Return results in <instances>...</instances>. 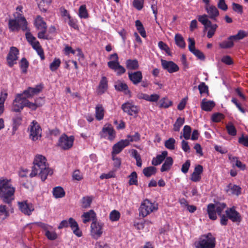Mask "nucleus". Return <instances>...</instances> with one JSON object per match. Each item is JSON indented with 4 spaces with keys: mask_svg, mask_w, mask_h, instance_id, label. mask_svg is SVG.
Listing matches in <instances>:
<instances>
[{
    "mask_svg": "<svg viewBox=\"0 0 248 248\" xmlns=\"http://www.w3.org/2000/svg\"><path fill=\"white\" fill-rule=\"evenodd\" d=\"M61 61L59 58H55L49 65V69L51 71H56L60 67Z\"/></svg>",
    "mask_w": 248,
    "mask_h": 248,
    "instance_id": "48",
    "label": "nucleus"
},
{
    "mask_svg": "<svg viewBox=\"0 0 248 248\" xmlns=\"http://www.w3.org/2000/svg\"><path fill=\"white\" fill-rule=\"evenodd\" d=\"M112 60L108 63V66L113 70L118 75H122L125 72V69L121 66L119 62V58L116 53H114L110 56Z\"/></svg>",
    "mask_w": 248,
    "mask_h": 248,
    "instance_id": "11",
    "label": "nucleus"
},
{
    "mask_svg": "<svg viewBox=\"0 0 248 248\" xmlns=\"http://www.w3.org/2000/svg\"><path fill=\"white\" fill-rule=\"evenodd\" d=\"M18 55L19 50L16 47L12 46L10 48L7 57V63L10 67H12L16 63Z\"/></svg>",
    "mask_w": 248,
    "mask_h": 248,
    "instance_id": "19",
    "label": "nucleus"
},
{
    "mask_svg": "<svg viewBox=\"0 0 248 248\" xmlns=\"http://www.w3.org/2000/svg\"><path fill=\"white\" fill-rule=\"evenodd\" d=\"M30 138L33 141L40 139L42 136V129L37 122L33 121L30 124L29 128Z\"/></svg>",
    "mask_w": 248,
    "mask_h": 248,
    "instance_id": "12",
    "label": "nucleus"
},
{
    "mask_svg": "<svg viewBox=\"0 0 248 248\" xmlns=\"http://www.w3.org/2000/svg\"><path fill=\"white\" fill-rule=\"evenodd\" d=\"M83 222L85 224L91 221L96 220V214L93 210H91L88 212H84L81 216Z\"/></svg>",
    "mask_w": 248,
    "mask_h": 248,
    "instance_id": "28",
    "label": "nucleus"
},
{
    "mask_svg": "<svg viewBox=\"0 0 248 248\" xmlns=\"http://www.w3.org/2000/svg\"><path fill=\"white\" fill-rule=\"evenodd\" d=\"M20 67L22 72L26 73L29 67V62L25 58H22L20 62Z\"/></svg>",
    "mask_w": 248,
    "mask_h": 248,
    "instance_id": "55",
    "label": "nucleus"
},
{
    "mask_svg": "<svg viewBox=\"0 0 248 248\" xmlns=\"http://www.w3.org/2000/svg\"><path fill=\"white\" fill-rule=\"evenodd\" d=\"M108 81L105 77H102L97 87V92L99 94L104 93L108 89Z\"/></svg>",
    "mask_w": 248,
    "mask_h": 248,
    "instance_id": "30",
    "label": "nucleus"
},
{
    "mask_svg": "<svg viewBox=\"0 0 248 248\" xmlns=\"http://www.w3.org/2000/svg\"><path fill=\"white\" fill-rule=\"evenodd\" d=\"M9 212L6 205H0V217L3 219L9 216Z\"/></svg>",
    "mask_w": 248,
    "mask_h": 248,
    "instance_id": "51",
    "label": "nucleus"
},
{
    "mask_svg": "<svg viewBox=\"0 0 248 248\" xmlns=\"http://www.w3.org/2000/svg\"><path fill=\"white\" fill-rule=\"evenodd\" d=\"M215 246L216 238L211 233L201 235L195 243V248H215Z\"/></svg>",
    "mask_w": 248,
    "mask_h": 248,
    "instance_id": "4",
    "label": "nucleus"
},
{
    "mask_svg": "<svg viewBox=\"0 0 248 248\" xmlns=\"http://www.w3.org/2000/svg\"><path fill=\"white\" fill-rule=\"evenodd\" d=\"M161 65L164 69L167 70L170 73H173L179 71V66L172 61H167L162 60Z\"/></svg>",
    "mask_w": 248,
    "mask_h": 248,
    "instance_id": "22",
    "label": "nucleus"
},
{
    "mask_svg": "<svg viewBox=\"0 0 248 248\" xmlns=\"http://www.w3.org/2000/svg\"><path fill=\"white\" fill-rule=\"evenodd\" d=\"M173 164V158L171 156H167L160 168V171L161 172L169 171L171 169Z\"/></svg>",
    "mask_w": 248,
    "mask_h": 248,
    "instance_id": "31",
    "label": "nucleus"
},
{
    "mask_svg": "<svg viewBox=\"0 0 248 248\" xmlns=\"http://www.w3.org/2000/svg\"><path fill=\"white\" fill-rule=\"evenodd\" d=\"M42 89V87L41 85H37L35 88L29 87L21 94H23V96L27 99V98H31L34 95L39 93Z\"/></svg>",
    "mask_w": 248,
    "mask_h": 248,
    "instance_id": "24",
    "label": "nucleus"
},
{
    "mask_svg": "<svg viewBox=\"0 0 248 248\" xmlns=\"http://www.w3.org/2000/svg\"><path fill=\"white\" fill-rule=\"evenodd\" d=\"M156 172V169L153 166L146 167L143 170V173L147 177H149L152 175H155Z\"/></svg>",
    "mask_w": 248,
    "mask_h": 248,
    "instance_id": "44",
    "label": "nucleus"
},
{
    "mask_svg": "<svg viewBox=\"0 0 248 248\" xmlns=\"http://www.w3.org/2000/svg\"><path fill=\"white\" fill-rule=\"evenodd\" d=\"M174 40L176 45L181 48H185L186 46V43L182 35L177 33L175 35Z\"/></svg>",
    "mask_w": 248,
    "mask_h": 248,
    "instance_id": "37",
    "label": "nucleus"
},
{
    "mask_svg": "<svg viewBox=\"0 0 248 248\" xmlns=\"http://www.w3.org/2000/svg\"><path fill=\"white\" fill-rule=\"evenodd\" d=\"M100 135L101 138L112 141L116 137V132L111 124H106L103 126Z\"/></svg>",
    "mask_w": 248,
    "mask_h": 248,
    "instance_id": "14",
    "label": "nucleus"
},
{
    "mask_svg": "<svg viewBox=\"0 0 248 248\" xmlns=\"http://www.w3.org/2000/svg\"><path fill=\"white\" fill-rule=\"evenodd\" d=\"M198 89L201 94H208L209 93L208 87L204 82L201 83L198 86Z\"/></svg>",
    "mask_w": 248,
    "mask_h": 248,
    "instance_id": "58",
    "label": "nucleus"
},
{
    "mask_svg": "<svg viewBox=\"0 0 248 248\" xmlns=\"http://www.w3.org/2000/svg\"><path fill=\"white\" fill-rule=\"evenodd\" d=\"M115 176V171L111 170L107 173L102 174L100 176V178L101 179H109L111 178H113Z\"/></svg>",
    "mask_w": 248,
    "mask_h": 248,
    "instance_id": "62",
    "label": "nucleus"
},
{
    "mask_svg": "<svg viewBox=\"0 0 248 248\" xmlns=\"http://www.w3.org/2000/svg\"><path fill=\"white\" fill-rule=\"evenodd\" d=\"M53 194L55 198H60L64 196L65 192L62 187L58 186L53 188Z\"/></svg>",
    "mask_w": 248,
    "mask_h": 248,
    "instance_id": "43",
    "label": "nucleus"
},
{
    "mask_svg": "<svg viewBox=\"0 0 248 248\" xmlns=\"http://www.w3.org/2000/svg\"><path fill=\"white\" fill-rule=\"evenodd\" d=\"M8 96V91L7 89H2L0 94V115L1 114L4 110V103Z\"/></svg>",
    "mask_w": 248,
    "mask_h": 248,
    "instance_id": "35",
    "label": "nucleus"
},
{
    "mask_svg": "<svg viewBox=\"0 0 248 248\" xmlns=\"http://www.w3.org/2000/svg\"><path fill=\"white\" fill-rule=\"evenodd\" d=\"M120 217V213L119 211L114 210L109 214V219L111 221H117Z\"/></svg>",
    "mask_w": 248,
    "mask_h": 248,
    "instance_id": "52",
    "label": "nucleus"
},
{
    "mask_svg": "<svg viewBox=\"0 0 248 248\" xmlns=\"http://www.w3.org/2000/svg\"><path fill=\"white\" fill-rule=\"evenodd\" d=\"M26 98L23 94H17L14 100L12 106V110L16 112L20 111L25 107Z\"/></svg>",
    "mask_w": 248,
    "mask_h": 248,
    "instance_id": "16",
    "label": "nucleus"
},
{
    "mask_svg": "<svg viewBox=\"0 0 248 248\" xmlns=\"http://www.w3.org/2000/svg\"><path fill=\"white\" fill-rule=\"evenodd\" d=\"M185 123V119L182 117H179L176 120L173 125V130L175 131H179L180 127L183 125Z\"/></svg>",
    "mask_w": 248,
    "mask_h": 248,
    "instance_id": "49",
    "label": "nucleus"
},
{
    "mask_svg": "<svg viewBox=\"0 0 248 248\" xmlns=\"http://www.w3.org/2000/svg\"><path fill=\"white\" fill-rule=\"evenodd\" d=\"M75 138L73 136L68 137L65 134L62 135L59 140L58 146L63 150H68L73 145Z\"/></svg>",
    "mask_w": 248,
    "mask_h": 248,
    "instance_id": "15",
    "label": "nucleus"
},
{
    "mask_svg": "<svg viewBox=\"0 0 248 248\" xmlns=\"http://www.w3.org/2000/svg\"><path fill=\"white\" fill-rule=\"evenodd\" d=\"M207 213L210 219L215 220L217 218V211L215 204L210 203L208 204L207 209Z\"/></svg>",
    "mask_w": 248,
    "mask_h": 248,
    "instance_id": "34",
    "label": "nucleus"
},
{
    "mask_svg": "<svg viewBox=\"0 0 248 248\" xmlns=\"http://www.w3.org/2000/svg\"><path fill=\"white\" fill-rule=\"evenodd\" d=\"M35 224L45 232V235L48 240H54L57 238L58 235L55 229L52 226L40 222Z\"/></svg>",
    "mask_w": 248,
    "mask_h": 248,
    "instance_id": "10",
    "label": "nucleus"
},
{
    "mask_svg": "<svg viewBox=\"0 0 248 248\" xmlns=\"http://www.w3.org/2000/svg\"><path fill=\"white\" fill-rule=\"evenodd\" d=\"M16 189L10 180L0 178V198L5 203L9 204L14 199Z\"/></svg>",
    "mask_w": 248,
    "mask_h": 248,
    "instance_id": "2",
    "label": "nucleus"
},
{
    "mask_svg": "<svg viewBox=\"0 0 248 248\" xmlns=\"http://www.w3.org/2000/svg\"><path fill=\"white\" fill-rule=\"evenodd\" d=\"M78 16L80 18L87 19L89 18V14L85 4L82 5L79 7Z\"/></svg>",
    "mask_w": 248,
    "mask_h": 248,
    "instance_id": "38",
    "label": "nucleus"
},
{
    "mask_svg": "<svg viewBox=\"0 0 248 248\" xmlns=\"http://www.w3.org/2000/svg\"><path fill=\"white\" fill-rule=\"evenodd\" d=\"M114 86L115 89L117 91L124 92L126 94H129L130 93L127 85L123 82L118 81L115 82Z\"/></svg>",
    "mask_w": 248,
    "mask_h": 248,
    "instance_id": "33",
    "label": "nucleus"
},
{
    "mask_svg": "<svg viewBox=\"0 0 248 248\" xmlns=\"http://www.w3.org/2000/svg\"><path fill=\"white\" fill-rule=\"evenodd\" d=\"M126 66L128 70H136L139 67L138 61L137 60H128L126 62Z\"/></svg>",
    "mask_w": 248,
    "mask_h": 248,
    "instance_id": "39",
    "label": "nucleus"
},
{
    "mask_svg": "<svg viewBox=\"0 0 248 248\" xmlns=\"http://www.w3.org/2000/svg\"><path fill=\"white\" fill-rule=\"evenodd\" d=\"M188 49L195 56H196L199 59L203 60L205 59V56L203 53L200 50L197 49L195 48V41L193 38H188Z\"/></svg>",
    "mask_w": 248,
    "mask_h": 248,
    "instance_id": "20",
    "label": "nucleus"
},
{
    "mask_svg": "<svg viewBox=\"0 0 248 248\" xmlns=\"http://www.w3.org/2000/svg\"><path fill=\"white\" fill-rule=\"evenodd\" d=\"M129 184L130 185H138L137 174L135 171L132 172L129 176Z\"/></svg>",
    "mask_w": 248,
    "mask_h": 248,
    "instance_id": "57",
    "label": "nucleus"
},
{
    "mask_svg": "<svg viewBox=\"0 0 248 248\" xmlns=\"http://www.w3.org/2000/svg\"><path fill=\"white\" fill-rule=\"evenodd\" d=\"M159 48L165 51L169 55H170V50L168 45L162 41H159L158 44Z\"/></svg>",
    "mask_w": 248,
    "mask_h": 248,
    "instance_id": "56",
    "label": "nucleus"
},
{
    "mask_svg": "<svg viewBox=\"0 0 248 248\" xmlns=\"http://www.w3.org/2000/svg\"><path fill=\"white\" fill-rule=\"evenodd\" d=\"M176 140L173 138H170L165 141V147L170 150H173L175 148Z\"/></svg>",
    "mask_w": 248,
    "mask_h": 248,
    "instance_id": "45",
    "label": "nucleus"
},
{
    "mask_svg": "<svg viewBox=\"0 0 248 248\" xmlns=\"http://www.w3.org/2000/svg\"><path fill=\"white\" fill-rule=\"evenodd\" d=\"M128 75L130 80L135 85L140 83L142 79V74L140 71L134 72H128Z\"/></svg>",
    "mask_w": 248,
    "mask_h": 248,
    "instance_id": "27",
    "label": "nucleus"
},
{
    "mask_svg": "<svg viewBox=\"0 0 248 248\" xmlns=\"http://www.w3.org/2000/svg\"><path fill=\"white\" fill-rule=\"evenodd\" d=\"M201 106L202 110L209 111L213 108L215 106V104L213 101H207L204 99L202 101Z\"/></svg>",
    "mask_w": 248,
    "mask_h": 248,
    "instance_id": "36",
    "label": "nucleus"
},
{
    "mask_svg": "<svg viewBox=\"0 0 248 248\" xmlns=\"http://www.w3.org/2000/svg\"><path fill=\"white\" fill-rule=\"evenodd\" d=\"M27 25V22L24 17L16 19H11L8 23L9 28L12 31H17L20 29L25 31L28 29Z\"/></svg>",
    "mask_w": 248,
    "mask_h": 248,
    "instance_id": "8",
    "label": "nucleus"
},
{
    "mask_svg": "<svg viewBox=\"0 0 248 248\" xmlns=\"http://www.w3.org/2000/svg\"><path fill=\"white\" fill-rule=\"evenodd\" d=\"M144 0H134V7L138 10H140L143 7Z\"/></svg>",
    "mask_w": 248,
    "mask_h": 248,
    "instance_id": "63",
    "label": "nucleus"
},
{
    "mask_svg": "<svg viewBox=\"0 0 248 248\" xmlns=\"http://www.w3.org/2000/svg\"><path fill=\"white\" fill-rule=\"evenodd\" d=\"M198 19L204 27V30L207 31V36L209 38H212L215 34L218 26L216 24H212L208 19L207 15L198 16Z\"/></svg>",
    "mask_w": 248,
    "mask_h": 248,
    "instance_id": "5",
    "label": "nucleus"
},
{
    "mask_svg": "<svg viewBox=\"0 0 248 248\" xmlns=\"http://www.w3.org/2000/svg\"><path fill=\"white\" fill-rule=\"evenodd\" d=\"M168 153L167 151H163L160 155H157L155 157H154L152 161V164L154 166L160 165L163 160L167 157Z\"/></svg>",
    "mask_w": 248,
    "mask_h": 248,
    "instance_id": "29",
    "label": "nucleus"
},
{
    "mask_svg": "<svg viewBox=\"0 0 248 248\" xmlns=\"http://www.w3.org/2000/svg\"><path fill=\"white\" fill-rule=\"evenodd\" d=\"M158 210V204L155 202H152L148 199L143 200L139 207V216L143 218L147 217L151 214Z\"/></svg>",
    "mask_w": 248,
    "mask_h": 248,
    "instance_id": "3",
    "label": "nucleus"
},
{
    "mask_svg": "<svg viewBox=\"0 0 248 248\" xmlns=\"http://www.w3.org/2000/svg\"><path fill=\"white\" fill-rule=\"evenodd\" d=\"M34 25L39 31L37 37L40 39H48V36L46 35L47 26L43 17L39 16H37L34 19Z\"/></svg>",
    "mask_w": 248,
    "mask_h": 248,
    "instance_id": "7",
    "label": "nucleus"
},
{
    "mask_svg": "<svg viewBox=\"0 0 248 248\" xmlns=\"http://www.w3.org/2000/svg\"><path fill=\"white\" fill-rule=\"evenodd\" d=\"M227 217L233 222L240 223L241 221V216L237 212L234 207L227 209L225 211Z\"/></svg>",
    "mask_w": 248,
    "mask_h": 248,
    "instance_id": "21",
    "label": "nucleus"
},
{
    "mask_svg": "<svg viewBox=\"0 0 248 248\" xmlns=\"http://www.w3.org/2000/svg\"><path fill=\"white\" fill-rule=\"evenodd\" d=\"M216 206V209L217 213L219 216L221 215V213L223 212V211L225 209L226 205L225 203H217L215 205Z\"/></svg>",
    "mask_w": 248,
    "mask_h": 248,
    "instance_id": "60",
    "label": "nucleus"
},
{
    "mask_svg": "<svg viewBox=\"0 0 248 248\" xmlns=\"http://www.w3.org/2000/svg\"><path fill=\"white\" fill-rule=\"evenodd\" d=\"M228 192L230 194L238 195L241 193V188L236 185H230L229 186Z\"/></svg>",
    "mask_w": 248,
    "mask_h": 248,
    "instance_id": "47",
    "label": "nucleus"
},
{
    "mask_svg": "<svg viewBox=\"0 0 248 248\" xmlns=\"http://www.w3.org/2000/svg\"><path fill=\"white\" fill-rule=\"evenodd\" d=\"M92 199L90 197H83L82 199L81 206L83 208H87L90 206Z\"/></svg>",
    "mask_w": 248,
    "mask_h": 248,
    "instance_id": "53",
    "label": "nucleus"
},
{
    "mask_svg": "<svg viewBox=\"0 0 248 248\" xmlns=\"http://www.w3.org/2000/svg\"><path fill=\"white\" fill-rule=\"evenodd\" d=\"M122 108L124 112L131 116H137L140 111L138 106L134 105L133 103L126 102L122 106Z\"/></svg>",
    "mask_w": 248,
    "mask_h": 248,
    "instance_id": "18",
    "label": "nucleus"
},
{
    "mask_svg": "<svg viewBox=\"0 0 248 248\" xmlns=\"http://www.w3.org/2000/svg\"><path fill=\"white\" fill-rule=\"evenodd\" d=\"M104 223L97 221H93L91 224L90 233L94 239H98L103 233Z\"/></svg>",
    "mask_w": 248,
    "mask_h": 248,
    "instance_id": "13",
    "label": "nucleus"
},
{
    "mask_svg": "<svg viewBox=\"0 0 248 248\" xmlns=\"http://www.w3.org/2000/svg\"><path fill=\"white\" fill-rule=\"evenodd\" d=\"M105 109L101 104H98L95 108V116L98 121H101L103 119L105 114Z\"/></svg>",
    "mask_w": 248,
    "mask_h": 248,
    "instance_id": "32",
    "label": "nucleus"
},
{
    "mask_svg": "<svg viewBox=\"0 0 248 248\" xmlns=\"http://www.w3.org/2000/svg\"><path fill=\"white\" fill-rule=\"evenodd\" d=\"M135 26L141 36L143 38H145L146 37V33L142 23L140 20H137L135 21Z\"/></svg>",
    "mask_w": 248,
    "mask_h": 248,
    "instance_id": "41",
    "label": "nucleus"
},
{
    "mask_svg": "<svg viewBox=\"0 0 248 248\" xmlns=\"http://www.w3.org/2000/svg\"><path fill=\"white\" fill-rule=\"evenodd\" d=\"M191 133V128L189 125L184 126L183 129V137L186 140H189L190 138Z\"/></svg>",
    "mask_w": 248,
    "mask_h": 248,
    "instance_id": "50",
    "label": "nucleus"
},
{
    "mask_svg": "<svg viewBox=\"0 0 248 248\" xmlns=\"http://www.w3.org/2000/svg\"><path fill=\"white\" fill-rule=\"evenodd\" d=\"M247 33L244 31H239L238 33L235 35L230 36V39H233L234 40H241L247 36Z\"/></svg>",
    "mask_w": 248,
    "mask_h": 248,
    "instance_id": "54",
    "label": "nucleus"
},
{
    "mask_svg": "<svg viewBox=\"0 0 248 248\" xmlns=\"http://www.w3.org/2000/svg\"><path fill=\"white\" fill-rule=\"evenodd\" d=\"M203 167L201 165L195 166L193 173L190 176V180L194 182H198L201 181L202 174L203 172Z\"/></svg>",
    "mask_w": 248,
    "mask_h": 248,
    "instance_id": "25",
    "label": "nucleus"
},
{
    "mask_svg": "<svg viewBox=\"0 0 248 248\" xmlns=\"http://www.w3.org/2000/svg\"><path fill=\"white\" fill-rule=\"evenodd\" d=\"M53 173V170L49 167L46 158L42 155L36 154L34 157L30 177L32 178L38 175L41 180L44 181L48 175H51Z\"/></svg>",
    "mask_w": 248,
    "mask_h": 248,
    "instance_id": "1",
    "label": "nucleus"
},
{
    "mask_svg": "<svg viewBox=\"0 0 248 248\" xmlns=\"http://www.w3.org/2000/svg\"><path fill=\"white\" fill-rule=\"evenodd\" d=\"M129 145V140H122L112 147V155L119 154L125 147Z\"/></svg>",
    "mask_w": 248,
    "mask_h": 248,
    "instance_id": "23",
    "label": "nucleus"
},
{
    "mask_svg": "<svg viewBox=\"0 0 248 248\" xmlns=\"http://www.w3.org/2000/svg\"><path fill=\"white\" fill-rule=\"evenodd\" d=\"M233 39H230V36L227 40H225L219 44L221 48H229L233 46Z\"/></svg>",
    "mask_w": 248,
    "mask_h": 248,
    "instance_id": "46",
    "label": "nucleus"
},
{
    "mask_svg": "<svg viewBox=\"0 0 248 248\" xmlns=\"http://www.w3.org/2000/svg\"><path fill=\"white\" fill-rule=\"evenodd\" d=\"M205 10L208 14V18L209 17L211 19L215 21L217 20V18L219 16V13L217 8L213 5H208L205 6Z\"/></svg>",
    "mask_w": 248,
    "mask_h": 248,
    "instance_id": "26",
    "label": "nucleus"
},
{
    "mask_svg": "<svg viewBox=\"0 0 248 248\" xmlns=\"http://www.w3.org/2000/svg\"><path fill=\"white\" fill-rule=\"evenodd\" d=\"M224 119V115L220 113H216L212 115L211 119L213 122L218 123Z\"/></svg>",
    "mask_w": 248,
    "mask_h": 248,
    "instance_id": "59",
    "label": "nucleus"
},
{
    "mask_svg": "<svg viewBox=\"0 0 248 248\" xmlns=\"http://www.w3.org/2000/svg\"><path fill=\"white\" fill-rule=\"evenodd\" d=\"M70 226L73 231V233L78 237H81L82 235V231L78 227V225L76 221L73 218H70L68 221L66 220H62L58 226L59 229H61L64 227H67Z\"/></svg>",
    "mask_w": 248,
    "mask_h": 248,
    "instance_id": "9",
    "label": "nucleus"
},
{
    "mask_svg": "<svg viewBox=\"0 0 248 248\" xmlns=\"http://www.w3.org/2000/svg\"><path fill=\"white\" fill-rule=\"evenodd\" d=\"M68 25L75 30H78V20L76 19L72 18L71 17L68 18Z\"/></svg>",
    "mask_w": 248,
    "mask_h": 248,
    "instance_id": "61",
    "label": "nucleus"
},
{
    "mask_svg": "<svg viewBox=\"0 0 248 248\" xmlns=\"http://www.w3.org/2000/svg\"><path fill=\"white\" fill-rule=\"evenodd\" d=\"M172 101L167 97L162 98L160 100L158 103V106L160 108H168L172 106Z\"/></svg>",
    "mask_w": 248,
    "mask_h": 248,
    "instance_id": "40",
    "label": "nucleus"
},
{
    "mask_svg": "<svg viewBox=\"0 0 248 248\" xmlns=\"http://www.w3.org/2000/svg\"><path fill=\"white\" fill-rule=\"evenodd\" d=\"M238 142L243 145L248 147V136H244L242 135L239 138Z\"/></svg>",
    "mask_w": 248,
    "mask_h": 248,
    "instance_id": "64",
    "label": "nucleus"
},
{
    "mask_svg": "<svg viewBox=\"0 0 248 248\" xmlns=\"http://www.w3.org/2000/svg\"><path fill=\"white\" fill-rule=\"evenodd\" d=\"M26 38L27 41L31 46L32 47L36 50L41 59L42 60H44L45 59L44 52L39 42L30 32H27L26 33Z\"/></svg>",
    "mask_w": 248,
    "mask_h": 248,
    "instance_id": "6",
    "label": "nucleus"
},
{
    "mask_svg": "<svg viewBox=\"0 0 248 248\" xmlns=\"http://www.w3.org/2000/svg\"><path fill=\"white\" fill-rule=\"evenodd\" d=\"M226 128L228 134L232 136H235L237 134V130L234 124L231 123H228L226 125Z\"/></svg>",
    "mask_w": 248,
    "mask_h": 248,
    "instance_id": "42",
    "label": "nucleus"
},
{
    "mask_svg": "<svg viewBox=\"0 0 248 248\" xmlns=\"http://www.w3.org/2000/svg\"><path fill=\"white\" fill-rule=\"evenodd\" d=\"M17 203L20 211L26 215L30 216L34 210L33 205L27 200L18 202Z\"/></svg>",
    "mask_w": 248,
    "mask_h": 248,
    "instance_id": "17",
    "label": "nucleus"
}]
</instances>
